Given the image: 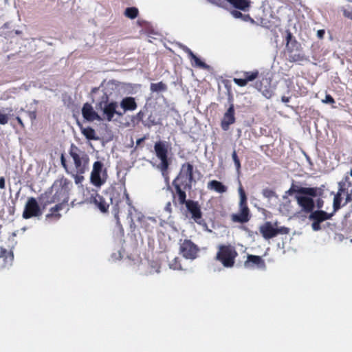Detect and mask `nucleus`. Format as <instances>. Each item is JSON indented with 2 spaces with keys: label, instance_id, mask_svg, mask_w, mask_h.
Here are the masks:
<instances>
[{
  "label": "nucleus",
  "instance_id": "f257e3e1",
  "mask_svg": "<svg viewBox=\"0 0 352 352\" xmlns=\"http://www.w3.org/2000/svg\"><path fill=\"white\" fill-rule=\"evenodd\" d=\"M72 184L67 179L63 178L59 180H56L52 186V192L55 201L59 202L54 207H52L50 212L46 215V219L54 218L55 220H58L61 215L58 212L63 208V206L69 201V192Z\"/></svg>",
  "mask_w": 352,
  "mask_h": 352
},
{
  "label": "nucleus",
  "instance_id": "f03ea898",
  "mask_svg": "<svg viewBox=\"0 0 352 352\" xmlns=\"http://www.w3.org/2000/svg\"><path fill=\"white\" fill-rule=\"evenodd\" d=\"M296 199L301 211L305 213H311L315 207V198L320 197L322 189L320 188L298 187L294 190Z\"/></svg>",
  "mask_w": 352,
  "mask_h": 352
},
{
  "label": "nucleus",
  "instance_id": "7ed1b4c3",
  "mask_svg": "<svg viewBox=\"0 0 352 352\" xmlns=\"http://www.w3.org/2000/svg\"><path fill=\"white\" fill-rule=\"evenodd\" d=\"M69 154L72 158V164L67 170H76L79 173H85L89 168V157L82 148L72 144Z\"/></svg>",
  "mask_w": 352,
  "mask_h": 352
},
{
  "label": "nucleus",
  "instance_id": "20e7f679",
  "mask_svg": "<svg viewBox=\"0 0 352 352\" xmlns=\"http://www.w3.org/2000/svg\"><path fill=\"white\" fill-rule=\"evenodd\" d=\"M118 104L116 101H109V97L105 94L101 98L100 101L96 104V108L98 112L101 113L102 120L111 122L113 120L115 115L121 117L123 113L117 111Z\"/></svg>",
  "mask_w": 352,
  "mask_h": 352
},
{
  "label": "nucleus",
  "instance_id": "39448f33",
  "mask_svg": "<svg viewBox=\"0 0 352 352\" xmlns=\"http://www.w3.org/2000/svg\"><path fill=\"white\" fill-rule=\"evenodd\" d=\"M168 143L166 141H158L154 145V151L160 163L157 168L160 170L162 174L167 179V169L169 166L168 160Z\"/></svg>",
  "mask_w": 352,
  "mask_h": 352
},
{
  "label": "nucleus",
  "instance_id": "423d86ee",
  "mask_svg": "<svg viewBox=\"0 0 352 352\" xmlns=\"http://www.w3.org/2000/svg\"><path fill=\"white\" fill-rule=\"evenodd\" d=\"M193 166L190 163L184 164L182 166L178 176L174 179V186L182 187L184 190H190L192 183Z\"/></svg>",
  "mask_w": 352,
  "mask_h": 352
},
{
  "label": "nucleus",
  "instance_id": "0eeeda50",
  "mask_svg": "<svg viewBox=\"0 0 352 352\" xmlns=\"http://www.w3.org/2000/svg\"><path fill=\"white\" fill-rule=\"evenodd\" d=\"M239 184L241 183L239 182ZM238 191L240 197L239 211L232 215V220L234 222L243 223L248 222L250 219V210L247 206V197L241 184L239 185Z\"/></svg>",
  "mask_w": 352,
  "mask_h": 352
},
{
  "label": "nucleus",
  "instance_id": "6e6552de",
  "mask_svg": "<svg viewBox=\"0 0 352 352\" xmlns=\"http://www.w3.org/2000/svg\"><path fill=\"white\" fill-rule=\"evenodd\" d=\"M338 185V191L333 199L334 211H336L340 208L342 199H345L343 206L351 201V197H350L349 192V188H351L349 177L348 176H345L344 178L339 182Z\"/></svg>",
  "mask_w": 352,
  "mask_h": 352
},
{
  "label": "nucleus",
  "instance_id": "1a4fd4ad",
  "mask_svg": "<svg viewBox=\"0 0 352 352\" xmlns=\"http://www.w3.org/2000/svg\"><path fill=\"white\" fill-rule=\"evenodd\" d=\"M237 252L232 245H219L216 259L220 261L225 267H232L234 264Z\"/></svg>",
  "mask_w": 352,
  "mask_h": 352
},
{
  "label": "nucleus",
  "instance_id": "9d476101",
  "mask_svg": "<svg viewBox=\"0 0 352 352\" xmlns=\"http://www.w3.org/2000/svg\"><path fill=\"white\" fill-rule=\"evenodd\" d=\"M107 179V173L104 164L100 161L94 163L90 175L91 184L97 188H100Z\"/></svg>",
  "mask_w": 352,
  "mask_h": 352
},
{
  "label": "nucleus",
  "instance_id": "9b49d317",
  "mask_svg": "<svg viewBox=\"0 0 352 352\" xmlns=\"http://www.w3.org/2000/svg\"><path fill=\"white\" fill-rule=\"evenodd\" d=\"M260 232L265 239H270L275 237L278 234H287L289 229L285 227L275 228L274 226L269 221L265 222L259 228Z\"/></svg>",
  "mask_w": 352,
  "mask_h": 352
},
{
  "label": "nucleus",
  "instance_id": "f8f14e48",
  "mask_svg": "<svg viewBox=\"0 0 352 352\" xmlns=\"http://www.w3.org/2000/svg\"><path fill=\"white\" fill-rule=\"evenodd\" d=\"M41 214L42 212L36 199L34 197L28 198L23 212V217L28 219L41 216Z\"/></svg>",
  "mask_w": 352,
  "mask_h": 352
},
{
  "label": "nucleus",
  "instance_id": "ddd939ff",
  "mask_svg": "<svg viewBox=\"0 0 352 352\" xmlns=\"http://www.w3.org/2000/svg\"><path fill=\"white\" fill-rule=\"evenodd\" d=\"M332 216L333 213H327L321 210L312 211L309 216V219L313 221L311 223L313 230H320L321 229L320 223L325 220L330 219Z\"/></svg>",
  "mask_w": 352,
  "mask_h": 352
},
{
  "label": "nucleus",
  "instance_id": "4468645a",
  "mask_svg": "<svg viewBox=\"0 0 352 352\" xmlns=\"http://www.w3.org/2000/svg\"><path fill=\"white\" fill-rule=\"evenodd\" d=\"M198 250L197 246L190 240H184L180 245V253L187 259L196 258Z\"/></svg>",
  "mask_w": 352,
  "mask_h": 352
},
{
  "label": "nucleus",
  "instance_id": "2eb2a0df",
  "mask_svg": "<svg viewBox=\"0 0 352 352\" xmlns=\"http://www.w3.org/2000/svg\"><path fill=\"white\" fill-rule=\"evenodd\" d=\"M122 199V200L125 199L126 203L129 206L128 217L130 218L131 221L132 223H133L135 220H136L138 221H140L142 219V218L144 217V215L141 212H138L135 209V208L132 205V202L130 200L129 194L127 193L126 190L125 188H124V190H123Z\"/></svg>",
  "mask_w": 352,
  "mask_h": 352
},
{
  "label": "nucleus",
  "instance_id": "dca6fc26",
  "mask_svg": "<svg viewBox=\"0 0 352 352\" xmlns=\"http://www.w3.org/2000/svg\"><path fill=\"white\" fill-rule=\"evenodd\" d=\"M186 208L190 214V217L195 221V222L199 225L204 223L201 209L197 201L188 200L186 202Z\"/></svg>",
  "mask_w": 352,
  "mask_h": 352
},
{
  "label": "nucleus",
  "instance_id": "f3484780",
  "mask_svg": "<svg viewBox=\"0 0 352 352\" xmlns=\"http://www.w3.org/2000/svg\"><path fill=\"white\" fill-rule=\"evenodd\" d=\"M244 266L250 269H258L265 270L266 265L265 261L261 256L249 254L248 255L247 260L244 263Z\"/></svg>",
  "mask_w": 352,
  "mask_h": 352
},
{
  "label": "nucleus",
  "instance_id": "a211bd4d",
  "mask_svg": "<svg viewBox=\"0 0 352 352\" xmlns=\"http://www.w3.org/2000/svg\"><path fill=\"white\" fill-rule=\"evenodd\" d=\"M234 104H231L229 108L224 113L223 119L221 120V126L222 129L223 131H228L229 129L230 126L234 123Z\"/></svg>",
  "mask_w": 352,
  "mask_h": 352
},
{
  "label": "nucleus",
  "instance_id": "6ab92c4d",
  "mask_svg": "<svg viewBox=\"0 0 352 352\" xmlns=\"http://www.w3.org/2000/svg\"><path fill=\"white\" fill-rule=\"evenodd\" d=\"M82 114L83 118L89 122L94 120H102L101 116L94 109L93 107L89 104H84L82 109Z\"/></svg>",
  "mask_w": 352,
  "mask_h": 352
},
{
  "label": "nucleus",
  "instance_id": "aec40b11",
  "mask_svg": "<svg viewBox=\"0 0 352 352\" xmlns=\"http://www.w3.org/2000/svg\"><path fill=\"white\" fill-rule=\"evenodd\" d=\"M13 254L5 248L0 249V268H6L12 265L13 261Z\"/></svg>",
  "mask_w": 352,
  "mask_h": 352
},
{
  "label": "nucleus",
  "instance_id": "412c9836",
  "mask_svg": "<svg viewBox=\"0 0 352 352\" xmlns=\"http://www.w3.org/2000/svg\"><path fill=\"white\" fill-rule=\"evenodd\" d=\"M120 107L123 110L121 113H126V111H133L137 109V103L133 97H125L120 102Z\"/></svg>",
  "mask_w": 352,
  "mask_h": 352
},
{
  "label": "nucleus",
  "instance_id": "4be33fe9",
  "mask_svg": "<svg viewBox=\"0 0 352 352\" xmlns=\"http://www.w3.org/2000/svg\"><path fill=\"white\" fill-rule=\"evenodd\" d=\"M38 201L43 207L53 203H56L52 188L41 194L38 198Z\"/></svg>",
  "mask_w": 352,
  "mask_h": 352
},
{
  "label": "nucleus",
  "instance_id": "5701e85b",
  "mask_svg": "<svg viewBox=\"0 0 352 352\" xmlns=\"http://www.w3.org/2000/svg\"><path fill=\"white\" fill-rule=\"evenodd\" d=\"M232 7L243 12L249 10L251 1L250 0H226Z\"/></svg>",
  "mask_w": 352,
  "mask_h": 352
},
{
  "label": "nucleus",
  "instance_id": "b1692460",
  "mask_svg": "<svg viewBox=\"0 0 352 352\" xmlns=\"http://www.w3.org/2000/svg\"><path fill=\"white\" fill-rule=\"evenodd\" d=\"M208 188L218 193H224L228 190L227 186L217 180H212L209 182L208 183Z\"/></svg>",
  "mask_w": 352,
  "mask_h": 352
},
{
  "label": "nucleus",
  "instance_id": "393cba45",
  "mask_svg": "<svg viewBox=\"0 0 352 352\" xmlns=\"http://www.w3.org/2000/svg\"><path fill=\"white\" fill-rule=\"evenodd\" d=\"M93 202L101 212H104L107 210L109 204L100 195H96V196L93 197Z\"/></svg>",
  "mask_w": 352,
  "mask_h": 352
},
{
  "label": "nucleus",
  "instance_id": "a878e982",
  "mask_svg": "<svg viewBox=\"0 0 352 352\" xmlns=\"http://www.w3.org/2000/svg\"><path fill=\"white\" fill-rule=\"evenodd\" d=\"M150 89L152 92H164L166 91L167 86L165 83L162 82H159L157 83H151L150 86Z\"/></svg>",
  "mask_w": 352,
  "mask_h": 352
},
{
  "label": "nucleus",
  "instance_id": "bb28decb",
  "mask_svg": "<svg viewBox=\"0 0 352 352\" xmlns=\"http://www.w3.org/2000/svg\"><path fill=\"white\" fill-rule=\"evenodd\" d=\"M82 133L85 136V138L88 140H96V132L94 129L91 127L82 128L81 127Z\"/></svg>",
  "mask_w": 352,
  "mask_h": 352
},
{
  "label": "nucleus",
  "instance_id": "cd10ccee",
  "mask_svg": "<svg viewBox=\"0 0 352 352\" xmlns=\"http://www.w3.org/2000/svg\"><path fill=\"white\" fill-rule=\"evenodd\" d=\"M67 173L72 175V177L74 179L76 184H81L85 179V177L83 176L84 173H79L76 172V170H67Z\"/></svg>",
  "mask_w": 352,
  "mask_h": 352
},
{
  "label": "nucleus",
  "instance_id": "c85d7f7f",
  "mask_svg": "<svg viewBox=\"0 0 352 352\" xmlns=\"http://www.w3.org/2000/svg\"><path fill=\"white\" fill-rule=\"evenodd\" d=\"M175 189H176V192L177 193V195H178V200H179V202L180 204H186V202L188 201L186 200V192L185 191L183 190V188L182 187H179V186H175Z\"/></svg>",
  "mask_w": 352,
  "mask_h": 352
},
{
  "label": "nucleus",
  "instance_id": "c756f323",
  "mask_svg": "<svg viewBox=\"0 0 352 352\" xmlns=\"http://www.w3.org/2000/svg\"><path fill=\"white\" fill-rule=\"evenodd\" d=\"M190 58L194 60V63H192V65L194 67H200L202 69H208L209 67L204 62L201 60L196 55L194 54V56H190Z\"/></svg>",
  "mask_w": 352,
  "mask_h": 352
},
{
  "label": "nucleus",
  "instance_id": "7c9ffc66",
  "mask_svg": "<svg viewBox=\"0 0 352 352\" xmlns=\"http://www.w3.org/2000/svg\"><path fill=\"white\" fill-rule=\"evenodd\" d=\"M124 14L126 17L133 19L137 17L138 14V10L135 7L127 8L125 10Z\"/></svg>",
  "mask_w": 352,
  "mask_h": 352
},
{
  "label": "nucleus",
  "instance_id": "2f4dec72",
  "mask_svg": "<svg viewBox=\"0 0 352 352\" xmlns=\"http://www.w3.org/2000/svg\"><path fill=\"white\" fill-rule=\"evenodd\" d=\"M180 261L181 260L179 258H174L172 261L169 262V267L173 270H183Z\"/></svg>",
  "mask_w": 352,
  "mask_h": 352
},
{
  "label": "nucleus",
  "instance_id": "473e14b6",
  "mask_svg": "<svg viewBox=\"0 0 352 352\" xmlns=\"http://www.w3.org/2000/svg\"><path fill=\"white\" fill-rule=\"evenodd\" d=\"M232 158L233 160V162H234V164L236 172H237L238 174H239L240 173V170H241V162H240V160H239V157L237 156L236 151H234L232 152Z\"/></svg>",
  "mask_w": 352,
  "mask_h": 352
},
{
  "label": "nucleus",
  "instance_id": "72a5a7b5",
  "mask_svg": "<svg viewBox=\"0 0 352 352\" xmlns=\"http://www.w3.org/2000/svg\"><path fill=\"white\" fill-rule=\"evenodd\" d=\"M263 195L268 199H272L273 197H277L276 192L270 188H265L262 191Z\"/></svg>",
  "mask_w": 352,
  "mask_h": 352
},
{
  "label": "nucleus",
  "instance_id": "f704fd0d",
  "mask_svg": "<svg viewBox=\"0 0 352 352\" xmlns=\"http://www.w3.org/2000/svg\"><path fill=\"white\" fill-rule=\"evenodd\" d=\"M258 75V72L257 71L255 72H245V79L246 80L247 82L250 81H252L254 79L257 78Z\"/></svg>",
  "mask_w": 352,
  "mask_h": 352
},
{
  "label": "nucleus",
  "instance_id": "c9c22d12",
  "mask_svg": "<svg viewBox=\"0 0 352 352\" xmlns=\"http://www.w3.org/2000/svg\"><path fill=\"white\" fill-rule=\"evenodd\" d=\"M111 200L112 204L115 203L116 209L114 210V215H115V217L118 220V212H119V210H120L119 202L118 201H116V198L114 196L111 198Z\"/></svg>",
  "mask_w": 352,
  "mask_h": 352
},
{
  "label": "nucleus",
  "instance_id": "e433bc0d",
  "mask_svg": "<svg viewBox=\"0 0 352 352\" xmlns=\"http://www.w3.org/2000/svg\"><path fill=\"white\" fill-rule=\"evenodd\" d=\"M226 0H208L210 3L221 8H225L226 3L225 1Z\"/></svg>",
  "mask_w": 352,
  "mask_h": 352
},
{
  "label": "nucleus",
  "instance_id": "4c0bfd02",
  "mask_svg": "<svg viewBox=\"0 0 352 352\" xmlns=\"http://www.w3.org/2000/svg\"><path fill=\"white\" fill-rule=\"evenodd\" d=\"M234 82L235 84H236L237 85H239L240 87H244L248 84L245 78H234Z\"/></svg>",
  "mask_w": 352,
  "mask_h": 352
},
{
  "label": "nucleus",
  "instance_id": "58836bf2",
  "mask_svg": "<svg viewBox=\"0 0 352 352\" xmlns=\"http://www.w3.org/2000/svg\"><path fill=\"white\" fill-rule=\"evenodd\" d=\"M8 116L6 114L0 113V124H6L8 122Z\"/></svg>",
  "mask_w": 352,
  "mask_h": 352
},
{
  "label": "nucleus",
  "instance_id": "ea45409f",
  "mask_svg": "<svg viewBox=\"0 0 352 352\" xmlns=\"http://www.w3.org/2000/svg\"><path fill=\"white\" fill-rule=\"evenodd\" d=\"M322 102L326 104H333L335 100L330 95L327 94L325 98L322 100Z\"/></svg>",
  "mask_w": 352,
  "mask_h": 352
},
{
  "label": "nucleus",
  "instance_id": "a19ab883",
  "mask_svg": "<svg viewBox=\"0 0 352 352\" xmlns=\"http://www.w3.org/2000/svg\"><path fill=\"white\" fill-rule=\"evenodd\" d=\"M231 14L232 15V16L235 19H242V17L243 16V14H242L241 12L238 11V10H232L231 11Z\"/></svg>",
  "mask_w": 352,
  "mask_h": 352
},
{
  "label": "nucleus",
  "instance_id": "79ce46f5",
  "mask_svg": "<svg viewBox=\"0 0 352 352\" xmlns=\"http://www.w3.org/2000/svg\"><path fill=\"white\" fill-rule=\"evenodd\" d=\"M60 162H61V164L62 166L64 167V168L65 169V171L67 172V169L69 168V165H67L66 164V160L65 159V157H64V155L62 154L61 155V157H60Z\"/></svg>",
  "mask_w": 352,
  "mask_h": 352
},
{
  "label": "nucleus",
  "instance_id": "37998d69",
  "mask_svg": "<svg viewBox=\"0 0 352 352\" xmlns=\"http://www.w3.org/2000/svg\"><path fill=\"white\" fill-rule=\"evenodd\" d=\"M241 20L245 22L250 21L251 23H254V20L251 18L249 14H243Z\"/></svg>",
  "mask_w": 352,
  "mask_h": 352
},
{
  "label": "nucleus",
  "instance_id": "c03bdc74",
  "mask_svg": "<svg viewBox=\"0 0 352 352\" xmlns=\"http://www.w3.org/2000/svg\"><path fill=\"white\" fill-rule=\"evenodd\" d=\"M182 49L183 50L184 52H185L186 54H188L189 58L190 56H194L193 52L188 47L182 45Z\"/></svg>",
  "mask_w": 352,
  "mask_h": 352
},
{
  "label": "nucleus",
  "instance_id": "a18cd8bd",
  "mask_svg": "<svg viewBox=\"0 0 352 352\" xmlns=\"http://www.w3.org/2000/svg\"><path fill=\"white\" fill-rule=\"evenodd\" d=\"M263 95L267 99L272 98L273 93L272 91L270 89H265L263 91Z\"/></svg>",
  "mask_w": 352,
  "mask_h": 352
},
{
  "label": "nucleus",
  "instance_id": "49530a36",
  "mask_svg": "<svg viewBox=\"0 0 352 352\" xmlns=\"http://www.w3.org/2000/svg\"><path fill=\"white\" fill-rule=\"evenodd\" d=\"M343 14H344V16L352 20V10H349L344 9L343 10Z\"/></svg>",
  "mask_w": 352,
  "mask_h": 352
},
{
  "label": "nucleus",
  "instance_id": "de8ad7c7",
  "mask_svg": "<svg viewBox=\"0 0 352 352\" xmlns=\"http://www.w3.org/2000/svg\"><path fill=\"white\" fill-rule=\"evenodd\" d=\"M316 199V206L318 209L321 208L323 206V201L320 198V197H317Z\"/></svg>",
  "mask_w": 352,
  "mask_h": 352
},
{
  "label": "nucleus",
  "instance_id": "09e8293b",
  "mask_svg": "<svg viewBox=\"0 0 352 352\" xmlns=\"http://www.w3.org/2000/svg\"><path fill=\"white\" fill-rule=\"evenodd\" d=\"M160 267L157 264H155V267H152V269L149 271L150 274L160 273Z\"/></svg>",
  "mask_w": 352,
  "mask_h": 352
},
{
  "label": "nucleus",
  "instance_id": "8fccbe9b",
  "mask_svg": "<svg viewBox=\"0 0 352 352\" xmlns=\"http://www.w3.org/2000/svg\"><path fill=\"white\" fill-rule=\"evenodd\" d=\"M164 210L166 212H167L168 214H170V212L172 211V208H171V203L170 201L166 203V204L164 207Z\"/></svg>",
  "mask_w": 352,
  "mask_h": 352
},
{
  "label": "nucleus",
  "instance_id": "3c124183",
  "mask_svg": "<svg viewBox=\"0 0 352 352\" xmlns=\"http://www.w3.org/2000/svg\"><path fill=\"white\" fill-rule=\"evenodd\" d=\"M5 179L3 177H0V188L4 189L5 188Z\"/></svg>",
  "mask_w": 352,
  "mask_h": 352
},
{
  "label": "nucleus",
  "instance_id": "603ef678",
  "mask_svg": "<svg viewBox=\"0 0 352 352\" xmlns=\"http://www.w3.org/2000/svg\"><path fill=\"white\" fill-rule=\"evenodd\" d=\"M324 34V30H319L317 32V36L318 38H322Z\"/></svg>",
  "mask_w": 352,
  "mask_h": 352
},
{
  "label": "nucleus",
  "instance_id": "864d4df0",
  "mask_svg": "<svg viewBox=\"0 0 352 352\" xmlns=\"http://www.w3.org/2000/svg\"><path fill=\"white\" fill-rule=\"evenodd\" d=\"M289 100H290V98L289 97H286V96H283L281 98V101L284 103H287L289 102Z\"/></svg>",
  "mask_w": 352,
  "mask_h": 352
},
{
  "label": "nucleus",
  "instance_id": "5fc2aeb1",
  "mask_svg": "<svg viewBox=\"0 0 352 352\" xmlns=\"http://www.w3.org/2000/svg\"><path fill=\"white\" fill-rule=\"evenodd\" d=\"M16 120H17L18 123H19V124L22 127H23V126H24V124H23V122L22 120L21 119V118H20V117L17 116V117L16 118Z\"/></svg>",
  "mask_w": 352,
  "mask_h": 352
},
{
  "label": "nucleus",
  "instance_id": "6e6d98bb",
  "mask_svg": "<svg viewBox=\"0 0 352 352\" xmlns=\"http://www.w3.org/2000/svg\"><path fill=\"white\" fill-rule=\"evenodd\" d=\"M144 140V138H139V139H138V140H137V141H136V144H137V145L140 144H141Z\"/></svg>",
  "mask_w": 352,
  "mask_h": 352
},
{
  "label": "nucleus",
  "instance_id": "4d7b16f0",
  "mask_svg": "<svg viewBox=\"0 0 352 352\" xmlns=\"http://www.w3.org/2000/svg\"><path fill=\"white\" fill-rule=\"evenodd\" d=\"M30 116L32 119H34L36 118V113L34 112H30Z\"/></svg>",
  "mask_w": 352,
  "mask_h": 352
},
{
  "label": "nucleus",
  "instance_id": "13d9d810",
  "mask_svg": "<svg viewBox=\"0 0 352 352\" xmlns=\"http://www.w3.org/2000/svg\"><path fill=\"white\" fill-rule=\"evenodd\" d=\"M349 192L350 197L352 199V185L351 184V188H349Z\"/></svg>",
  "mask_w": 352,
  "mask_h": 352
},
{
  "label": "nucleus",
  "instance_id": "bf43d9fd",
  "mask_svg": "<svg viewBox=\"0 0 352 352\" xmlns=\"http://www.w3.org/2000/svg\"><path fill=\"white\" fill-rule=\"evenodd\" d=\"M287 199V203L288 204V205L287 206V208H286V210L289 211V205L290 204V201H289L287 199Z\"/></svg>",
  "mask_w": 352,
  "mask_h": 352
},
{
  "label": "nucleus",
  "instance_id": "052dcab7",
  "mask_svg": "<svg viewBox=\"0 0 352 352\" xmlns=\"http://www.w3.org/2000/svg\"><path fill=\"white\" fill-rule=\"evenodd\" d=\"M290 38H291V34L288 33L287 38V42H289V40L290 39Z\"/></svg>",
  "mask_w": 352,
  "mask_h": 352
},
{
  "label": "nucleus",
  "instance_id": "680f3d73",
  "mask_svg": "<svg viewBox=\"0 0 352 352\" xmlns=\"http://www.w3.org/2000/svg\"><path fill=\"white\" fill-rule=\"evenodd\" d=\"M15 33H16V34H20V33H21V31H19V30H16Z\"/></svg>",
  "mask_w": 352,
  "mask_h": 352
},
{
  "label": "nucleus",
  "instance_id": "e2e57ef3",
  "mask_svg": "<svg viewBox=\"0 0 352 352\" xmlns=\"http://www.w3.org/2000/svg\"><path fill=\"white\" fill-rule=\"evenodd\" d=\"M350 175L352 177V170L350 171Z\"/></svg>",
  "mask_w": 352,
  "mask_h": 352
},
{
  "label": "nucleus",
  "instance_id": "0e129e2a",
  "mask_svg": "<svg viewBox=\"0 0 352 352\" xmlns=\"http://www.w3.org/2000/svg\"><path fill=\"white\" fill-rule=\"evenodd\" d=\"M349 2H351L352 3V0H348Z\"/></svg>",
  "mask_w": 352,
  "mask_h": 352
}]
</instances>
